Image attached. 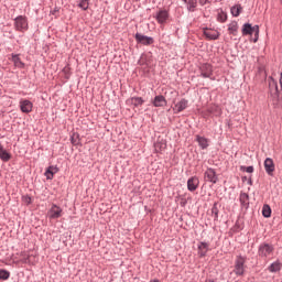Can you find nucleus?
Here are the masks:
<instances>
[{"label":"nucleus","instance_id":"37","mask_svg":"<svg viewBox=\"0 0 282 282\" xmlns=\"http://www.w3.org/2000/svg\"><path fill=\"white\" fill-rule=\"evenodd\" d=\"M174 98H177V93L176 91H171Z\"/></svg>","mask_w":282,"mask_h":282},{"label":"nucleus","instance_id":"27","mask_svg":"<svg viewBox=\"0 0 282 282\" xmlns=\"http://www.w3.org/2000/svg\"><path fill=\"white\" fill-rule=\"evenodd\" d=\"M20 257V261H15V263H30V256H26L25 252H21Z\"/></svg>","mask_w":282,"mask_h":282},{"label":"nucleus","instance_id":"34","mask_svg":"<svg viewBox=\"0 0 282 282\" xmlns=\"http://www.w3.org/2000/svg\"><path fill=\"white\" fill-rule=\"evenodd\" d=\"M218 19H219V21H221V23H224L226 21V19H228V15H226V13H220L218 15Z\"/></svg>","mask_w":282,"mask_h":282},{"label":"nucleus","instance_id":"17","mask_svg":"<svg viewBox=\"0 0 282 282\" xmlns=\"http://www.w3.org/2000/svg\"><path fill=\"white\" fill-rule=\"evenodd\" d=\"M128 105H132L133 107H142L144 105V99L142 97H132L127 100Z\"/></svg>","mask_w":282,"mask_h":282},{"label":"nucleus","instance_id":"25","mask_svg":"<svg viewBox=\"0 0 282 282\" xmlns=\"http://www.w3.org/2000/svg\"><path fill=\"white\" fill-rule=\"evenodd\" d=\"M184 2L187 6V10H189V12L195 11V8H197V1L195 0H184Z\"/></svg>","mask_w":282,"mask_h":282},{"label":"nucleus","instance_id":"31","mask_svg":"<svg viewBox=\"0 0 282 282\" xmlns=\"http://www.w3.org/2000/svg\"><path fill=\"white\" fill-rule=\"evenodd\" d=\"M0 279H2V281H8V279H10V272L0 270Z\"/></svg>","mask_w":282,"mask_h":282},{"label":"nucleus","instance_id":"26","mask_svg":"<svg viewBox=\"0 0 282 282\" xmlns=\"http://www.w3.org/2000/svg\"><path fill=\"white\" fill-rule=\"evenodd\" d=\"M282 268V264L281 262L276 261V262H273L269 268V272H279Z\"/></svg>","mask_w":282,"mask_h":282},{"label":"nucleus","instance_id":"35","mask_svg":"<svg viewBox=\"0 0 282 282\" xmlns=\"http://www.w3.org/2000/svg\"><path fill=\"white\" fill-rule=\"evenodd\" d=\"M246 173H254V167L253 166H247L246 167Z\"/></svg>","mask_w":282,"mask_h":282},{"label":"nucleus","instance_id":"6","mask_svg":"<svg viewBox=\"0 0 282 282\" xmlns=\"http://www.w3.org/2000/svg\"><path fill=\"white\" fill-rule=\"evenodd\" d=\"M33 108H34V105L32 104V101L28 99L20 100V109L22 113H32Z\"/></svg>","mask_w":282,"mask_h":282},{"label":"nucleus","instance_id":"22","mask_svg":"<svg viewBox=\"0 0 282 282\" xmlns=\"http://www.w3.org/2000/svg\"><path fill=\"white\" fill-rule=\"evenodd\" d=\"M207 253H208V243L200 242L198 245V257H204Z\"/></svg>","mask_w":282,"mask_h":282},{"label":"nucleus","instance_id":"30","mask_svg":"<svg viewBox=\"0 0 282 282\" xmlns=\"http://www.w3.org/2000/svg\"><path fill=\"white\" fill-rule=\"evenodd\" d=\"M262 215L263 217H270V215H272V209L268 205H264L262 208Z\"/></svg>","mask_w":282,"mask_h":282},{"label":"nucleus","instance_id":"3","mask_svg":"<svg viewBox=\"0 0 282 282\" xmlns=\"http://www.w3.org/2000/svg\"><path fill=\"white\" fill-rule=\"evenodd\" d=\"M48 219H58L63 217V208L58 205H52L51 209L47 212Z\"/></svg>","mask_w":282,"mask_h":282},{"label":"nucleus","instance_id":"24","mask_svg":"<svg viewBox=\"0 0 282 282\" xmlns=\"http://www.w3.org/2000/svg\"><path fill=\"white\" fill-rule=\"evenodd\" d=\"M196 140L202 149H208V139L197 135Z\"/></svg>","mask_w":282,"mask_h":282},{"label":"nucleus","instance_id":"23","mask_svg":"<svg viewBox=\"0 0 282 282\" xmlns=\"http://www.w3.org/2000/svg\"><path fill=\"white\" fill-rule=\"evenodd\" d=\"M230 12H231L232 17H239V14H241V12H243V7H241V4H236V6L231 7Z\"/></svg>","mask_w":282,"mask_h":282},{"label":"nucleus","instance_id":"15","mask_svg":"<svg viewBox=\"0 0 282 282\" xmlns=\"http://www.w3.org/2000/svg\"><path fill=\"white\" fill-rule=\"evenodd\" d=\"M152 105L153 107H166V98L162 95L155 96Z\"/></svg>","mask_w":282,"mask_h":282},{"label":"nucleus","instance_id":"11","mask_svg":"<svg viewBox=\"0 0 282 282\" xmlns=\"http://www.w3.org/2000/svg\"><path fill=\"white\" fill-rule=\"evenodd\" d=\"M269 89L274 98H279V85H276V80L272 77L269 78Z\"/></svg>","mask_w":282,"mask_h":282},{"label":"nucleus","instance_id":"33","mask_svg":"<svg viewBox=\"0 0 282 282\" xmlns=\"http://www.w3.org/2000/svg\"><path fill=\"white\" fill-rule=\"evenodd\" d=\"M22 202H23L24 204H26V205H30V204H32V197H30V196H23V197H22Z\"/></svg>","mask_w":282,"mask_h":282},{"label":"nucleus","instance_id":"29","mask_svg":"<svg viewBox=\"0 0 282 282\" xmlns=\"http://www.w3.org/2000/svg\"><path fill=\"white\" fill-rule=\"evenodd\" d=\"M78 8L82 10H89V0H80L78 3Z\"/></svg>","mask_w":282,"mask_h":282},{"label":"nucleus","instance_id":"21","mask_svg":"<svg viewBox=\"0 0 282 282\" xmlns=\"http://www.w3.org/2000/svg\"><path fill=\"white\" fill-rule=\"evenodd\" d=\"M11 61L19 69H23V67H25V64L21 62V57H19V55L12 54Z\"/></svg>","mask_w":282,"mask_h":282},{"label":"nucleus","instance_id":"13","mask_svg":"<svg viewBox=\"0 0 282 282\" xmlns=\"http://www.w3.org/2000/svg\"><path fill=\"white\" fill-rule=\"evenodd\" d=\"M197 186H199V178H197L196 176H193L187 181L188 191H197Z\"/></svg>","mask_w":282,"mask_h":282},{"label":"nucleus","instance_id":"12","mask_svg":"<svg viewBox=\"0 0 282 282\" xmlns=\"http://www.w3.org/2000/svg\"><path fill=\"white\" fill-rule=\"evenodd\" d=\"M188 107V100L186 99H181L175 106L173 107V111L175 113H181V111H184Z\"/></svg>","mask_w":282,"mask_h":282},{"label":"nucleus","instance_id":"10","mask_svg":"<svg viewBox=\"0 0 282 282\" xmlns=\"http://www.w3.org/2000/svg\"><path fill=\"white\" fill-rule=\"evenodd\" d=\"M200 74L203 78H210L213 76V66L210 64H203L200 66Z\"/></svg>","mask_w":282,"mask_h":282},{"label":"nucleus","instance_id":"36","mask_svg":"<svg viewBox=\"0 0 282 282\" xmlns=\"http://www.w3.org/2000/svg\"><path fill=\"white\" fill-rule=\"evenodd\" d=\"M200 6H206V3H210L213 0H198Z\"/></svg>","mask_w":282,"mask_h":282},{"label":"nucleus","instance_id":"39","mask_svg":"<svg viewBox=\"0 0 282 282\" xmlns=\"http://www.w3.org/2000/svg\"><path fill=\"white\" fill-rule=\"evenodd\" d=\"M172 101L175 102V98H173Z\"/></svg>","mask_w":282,"mask_h":282},{"label":"nucleus","instance_id":"28","mask_svg":"<svg viewBox=\"0 0 282 282\" xmlns=\"http://www.w3.org/2000/svg\"><path fill=\"white\" fill-rule=\"evenodd\" d=\"M229 34H237V30H239V26L237 25V22H232L228 26Z\"/></svg>","mask_w":282,"mask_h":282},{"label":"nucleus","instance_id":"7","mask_svg":"<svg viewBox=\"0 0 282 282\" xmlns=\"http://www.w3.org/2000/svg\"><path fill=\"white\" fill-rule=\"evenodd\" d=\"M242 34L243 35H252L256 34L257 36L259 35V25L252 26V24H245L242 28Z\"/></svg>","mask_w":282,"mask_h":282},{"label":"nucleus","instance_id":"18","mask_svg":"<svg viewBox=\"0 0 282 282\" xmlns=\"http://www.w3.org/2000/svg\"><path fill=\"white\" fill-rule=\"evenodd\" d=\"M12 155L0 144V160L2 162H10Z\"/></svg>","mask_w":282,"mask_h":282},{"label":"nucleus","instance_id":"2","mask_svg":"<svg viewBox=\"0 0 282 282\" xmlns=\"http://www.w3.org/2000/svg\"><path fill=\"white\" fill-rule=\"evenodd\" d=\"M258 254L262 259H268V257H272V254H274V247L270 243H262L259 247Z\"/></svg>","mask_w":282,"mask_h":282},{"label":"nucleus","instance_id":"1","mask_svg":"<svg viewBox=\"0 0 282 282\" xmlns=\"http://www.w3.org/2000/svg\"><path fill=\"white\" fill-rule=\"evenodd\" d=\"M246 257L238 256L234 264V274L237 276H243V274H246Z\"/></svg>","mask_w":282,"mask_h":282},{"label":"nucleus","instance_id":"5","mask_svg":"<svg viewBox=\"0 0 282 282\" xmlns=\"http://www.w3.org/2000/svg\"><path fill=\"white\" fill-rule=\"evenodd\" d=\"M206 182H210L212 184H217L219 182V176H217V172L214 169H207L205 172Z\"/></svg>","mask_w":282,"mask_h":282},{"label":"nucleus","instance_id":"16","mask_svg":"<svg viewBox=\"0 0 282 282\" xmlns=\"http://www.w3.org/2000/svg\"><path fill=\"white\" fill-rule=\"evenodd\" d=\"M264 169L268 175H272L274 173V161L270 158L265 159Z\"/></svg>","mask_w":282,"mask_h":282},{"label":"nucleus","instance_id":"14","mask_svg":"<svg viewBox=\"0 0 282 282\" xmlns=\"http://www.w3.org/2000/svg\"><path fill=\"white\" fill-rule=\"evenodd\" d=\"M167 20H169V12L166 10H161L158 12L156 14L158 23L162 25L163 23H166Z\"/></svg>","mask_w":282,"mask_h":282},{"label":"nucleus","instance_id":"38","mask_svg":"<svg viewBox=\"0 0 282 282\" xmlns=\"http://www.w3.org/2000/svg\"><path fill=\"white\" fill-rule=\"evenodd\" d=\"M150 282H160V280H152V281H150Z\"/></svg>","mask_w":282,"mask_h":282},{"label":"nucleus","instance_id":"20","mask_svg":"<svg viewBox=\"0 0 282 282\" xmlns=\"http://www.w3.org/2000/svg\"><path fill=\"white\" fill-rule=\"evenodd\" d=\"M166 149V141L162 140V141H156L154 143V150L156 153H162V151H164Z\"/></svg>","mask_w":282,"mask_h":282},{"label":"nucleus","instance_id":"8","mask_svg":"<svg viewBox=\"0 0 282 282\" xmlns=\"http://www.w3.org/2000/svg\"><path fill=\"white\" fill-rule=\"evenodd\" d=\"M135 41L141 43V45H153V37H149L140 33L135 34Z\"/></svg>","mask_w":282,"mask_h":282},{"label":"nucleus","instance_id":"9","mask_svg":"<svg viewBox=\"0 0 282 282\" xmlns=\"http://www.w3.org/2000/svg\"><path fill=\"white\" fill-rule=\"evenodd\" d=\"M204 36H206L208 41H217V39H219V32L213 29H205Z\"/></svg>","mask_w":282,"mask_h":282},{"label":"nucleus","instance_id":"19","mask_svg":"<svg viewBox=\"0 0 282 282\" xmlns=\"http://www.w3.org/2000/svg\"><path fill=\"white\" fill-rule=\"evenodd\" d=\"M56 173H58V167L54 165L50 166L45 172L46 180H54V175H56Z\"/></svg>","mask_w":282,"mask_h":282},{"label":"nucleus","instance_id":"4","mask_svg":"<svg viewBox=\"0 0 282 282\" xmlns=\"http://www.w3.org/2000/svg\"><path fill=\"white\" fill-rule=\"evenodd\" d=\"M14 28L19 32H25V30H28V19L22 15L15 18Z\"/></svg>","mask_w":282,"mask_h":282},{"label":"nucleus","instance_id":"32","mask_svg":"<svg viewBox=\"0 0 282 282\" xmlns=\"http://www.w3.org/2000/svg\"><path fill=\"white\" fill-rule=\"evenodd\" d=\"M249 196L246 193L240 194V203L241 204H248Z\"/></svg>","mask_w":282,"mask_h":282}]
</instances>
